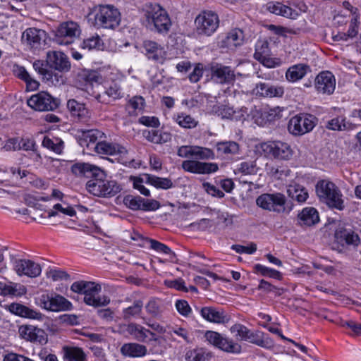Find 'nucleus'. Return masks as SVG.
Wrapping results in <instances>:
<instances>
[{
    "label": "nucleus",
    "instance_id": "680f3d73",
    "mask_svg": "<svg viewBox=\"0 0 361 361\" xmlns=\"http://www.w3.org/2000/svg\"><path fill=\"white\" fill-rule=\"evenodd\" d=\"M267 97H282L284 94V88L279 85H271L269 83Z\"/></svg>",
    "mask_w": 361,
    "mask_h": 361
},
{
    "label": "nucleus",
    "instance_id": "0e129e2a",
    "mask_svg": "<svg viewBox=\"0 0 361 361\" xmlns=\"http://www.w3.org/2000/svg\"><path fill=\"white\" fill-rule=\"evenodd\" d=\"M231 249L238 253L252 254L257 250V245L251 243L249 246L233 245Z\"/></svg>",
    "mask_w": 361,
    "mask_h": 361
},
{
    "label": "nucleus",
    "instance_id": "4be33fe9",
    "mask_svg": "<svg viewBox=\"0 0 361 361\" xmlns=\"http://www.w3.org/2000/svg\"><path fill=\"white\" fill-rule=\"evenodd\" d=\"M67 108L71 116L78 122L87 123L90 121L91 112L86 108L85 104L71 99L67 102Z\"/></svg>",
    "mask_w": 361,
    "mask_h": 361
},
{
    "label": "nucleus",
    "instance_id": "72a5a7b5",
    "mask_svg": "<svg viewBox=\"0 0 361 361\" xmlns=\"http://www.w3.org/2000/svg\"><path fill=\"white\" fill-rule=\"evenodd\" d=\"M244 40L243 32L240 29H234L229 32L224 39L221 42V47L233 49L240 46Z\"/></svg>",
    "mask_w": 361,
    "mask_h": 361
},
{
    "label": "nucleus",
    "instance_id": "dca6fc26",
    "mask_svg": "<svg viewBox=\"0 0 361 361\" xmlns=\"http://www.w3.org/2000/svg\"><path fill=\"white\" fill-rule=\"evenodd\" d=\"M141 47L142 52L149 60L159 63H164L166 52L161 44L153 40L146 39L143 41Z\"/></svg>",
    "mask_w": 361,
    "mask_h": 361
},
{
    "label": "nucleus",
    "instance_id": "69168bd1",
    "mask_svg": "<svg viewBox=\"0 0 361 361\" xmlns=\"http://www.w3.org/2000/svg\"><path fill=\"white\" fill-rule=\"evenodd\" d=\"M177 311L184 317H188L191 312V308L186 300H178L176 302Z\"/></svg>",
    "mask_w": 361,
    "mask_h": 361
},
{
    "label": "nucleus",
    "instance_id": "412c9836",
    "mask_svg": "<svg viewBox=\"0 0 361 361\" xmlns=\"http://www.w3.org/2000/svg\"><path fill=\"white\" fill-rule=\"evenodd\" d=\"M314 87L319 93L331 94L336 87V79L331 72L323 71L316 77Z\"/></svg>",
    "mask_w": 361,
    "mask_h": 361
},
{
    "label": "nucleus",
    "instance_id": "3c124183",
    "mask_svg": "<svg viewBox=\"0 0 361 361\" xmlns=\"http://www.w3.org/2000/svg\"><path fill=\"white\" fill-rule=\"evenodd\" d=\"M249 330L245 326L239 323L235 324L230 328L231 332L234 334L237 340L245 341L249 334Z\"/></svg>",
    "mask_w": 361,
    "mask_h": 361
},
{
    "label": "nucleus",
    "instance_id": "ddd939ff",
    "mask_svg": "<svg viewBox=\"0 0 361 361\" xmlns=\"http://www.w3.org/2000/svg\"><path fill=\"white\" fill-rule=\"evenodd\" d=\"M195 24L200 34L209 36L219 27L218 15L212 11H204L196 17Z\"/></svg>",
    "mask_w": 361,
    "mask_h": 361
},
{
    "label": "nucleus",
    "instance_id": "8fccbe9b",
    "mask_svg": "<svg viewBox=\"0 0 361 361\" xmlns=\"http://www.w3.org/2000/svg\"><path fill=\"white\" fill-rule=\"evenodd\" d=\"M47 62L46 63L41 60H37L33 63V68L36 72H37L42 78L47 80H49L51 77V72L47 68Z\"/></svg>",
    "mask_w": 361,
    "mask_h": 361
},
{
    "label": "nucleus",
    "instance_id": "e2e57ef3",
    "mask_svg": "<svg viewBox=\"0 0 361 361\" xmlns=\"http://www.w3.org/2000/svg\"><path fill=\"white\" fill-rule=\"evenodd\" d=\"M160 203L155 200L145 199L142 201L140 210L143 211H156L160 207Z\"/></svg>",
    "mask_w": 361,
    "mask_h": 361
},
{
    "label": "nucleus",
    "instance_id": "864d4df0",
    "mask_svg": "<svg viewBox=\"0 0 361 361\" xmlns=\"http://www.w3.org/2000/svg\"><path fill=\"white\" fill-rule=\"evenodd\" d=\"M143 197L140 196L126 195L123 198V204L132 210H140Z\"/></svg>",
    "mask_w": 361,
    "mask_h": 361
},
{
    "label": "nucleus",
    "instance_id": "9d476101",
    "mask_svg": "<svg viewBox=\"0 0 361 361\" xmlns=\"http://www.w3.org/2000/svg\"><path fill=\"white\" fill-rule=\"evenodd\" d=\"M286 198L280 192L264 193L256 199V204L258 207L264 210L277 213L285 211Z\"/></svg>",
    "mask_w": 361,
    "mask_h": 361
},
{
    "label": "nucleus",
    "instance_id": "f257e3e1",
    "mask_svg": "<svg viewBox=\"0 0 361 361\" xmlns=\"http://www.w3.org/2000/svg\"><path fill=\"white\" fill-rule=\"evenodd\" d=\"M177 155L188 158L182 162V169L188 173L198 175H209L216 172L219 166L216 163L203 162L200 160L214 159L215 154L212 149L200 146L183 145L178 147Z\"/></svg>",
    "mask_w": 361,
    "mask_h": 361
},
{
    "label": "nucleus",
    "instance_id": "4c0bfd02",
    "mask_svg": "<svg viewBox=\"0 0 361 361\" xmlns=\"http://www.w3.org/2000/svg\"><path fill=\"white\" fill-rule=\"evenodd\" d=\"M62 351L65 361H86V355L79 347L64 346Z\"/></svg>",
    "mask_w": 361,
    "mask_h": 361
},
{
    "label": "nucleus",
    "instance_id": "5fc2aeb1",
    "mask_svg": "<svg viewBox=\"0 0 361 361\" xmlns=\"http://www.w3.org/2000/svg\"><path fill=\"white\" fill-rule=\"evenodd\" d=\"M103 46V42L102 39L99 37V35L92 36L91 37H89L86 39H84L82 48L88 50L91 49H99Z\"/></svg>",
    "mask_w": 361,
    "mask_h": 361
},
{
    "label": "nucleus",
    "instance_id": "393cba45",
    "mask_svg": "<svg viewBox=\"0 0 361 361\" xmlns=\"http://www.w3.org/2000/svg\"><path fill=\"white\" fill-rule=\"evenodd\" d=\"M125 301L133 303L122 310V317L123 319L130 320L133 318L140 317L143 308L142 300L140 298H135L133 295H131L130 297H127L125 299Z\"/></svg>",
    "mask_w": 361,
    "mask_h": 361
},
{
    "label": "nucleus",
    "instance_id": "9b49d317",
    "mask_svg": "<svg viewBox=\"0 0 361 361\" xmlns=\"http://www.w3.org/2000/svg\"><path fill=\"white\" fill-rule=\"evenodd\" d=\"M205 338L209 343L224 352L235 354L241 352V345L239 343L218 332L207 331Z\"/></svg>",
    "mask_w": 361,
    "mask_h": 361
},
{
    "label": "nucleus",
    "instance_id": "b1692460",
    "mask_svg": "<svg viewBox=\"0 0 361 361\" xmlns=\"http://www.w3.org/2000/svg\"><path fill=\"white\" fill-rule=\"evenodd\" d=\"M335 238L337 242L343 245L357 247L360 243L358 235L351 229L344 227H338L335 232Z\"/></svg>",
    "mask_w": 361,
    "mask_h": 361
},
{
    "label": "nucleus",
    "instance_id": "7ed1b4c3",
    "mask_svg": "<svg viewBox=\"0 0 361 361\" xmlns=\"http://www.w3.org/2000/svg\"><path fill=\"white\" fill-rule=\"evenodd\" d=\"M145 26L150 31L166 35L170 31L172 22L168 12L157 4H147L144 8Z\"/></svg>",
    "mask_w": 361,
    "mask_h": 361
},
{
    "label": "nucleus",
    "instance_id": "338daca9",
    "mask_svg": "<svg viewBox=\"0 0 361 361\" xmlns=\"http://www.w3.org/2000/svg\"><path fill=\"white\" fill-rule=\"evenodd\" d=\"M216 112L222 118L232 119L234 115V110L233 108L226 106H218Z\"/></svg>",
    "mask_w": 361,
    "mask_h": 361
},
{
    "label": "nucleus",
    "instance_id": "6e6d98bb",
    "mask_svg": "<svg viewBox=\"0 0 361 361\" xmlns=\"http://www.w3.org/2000/svg\"><path fill=\"white\" fill-rule=\"evenodd\" d=\"M255 270L264 276H269L276 279H281V274L279 271L268 268L259 264H255Z\"/></svg>",
    "mask_w": 361,
    "mask_h": 361
},
{
    "label": "nucleus",
    "instance_id": "5701e85b",
    "mask_svg": "<svg viewBox=\"0 0 361 361\" xmlns=\"http://www.w3.org/2000/svg\"><path fill=\"white\" fill-rule=\"evenodd\" d=\"M47 62L51 68L61 72H67L71 68L68 56L61 51H49L47 53Z\"/></svg>",
    "mask_w": 361,
    "mask_h": 361
},
{
    "label": "nucleus",
    "instance_id": "bf43d9fd",
    "mask_svg": "<svg viewBox=\"0 0 361 361\" xmlns=\"http://www.w3.org/2000/svg\"><path fill=\"white\" fill-rule=\"evenodd\" d=\"M258 289L266 292H273L276 296H280L283 293V288H277L264 279L260 281Z\"/></svg>",
    "mask_w": 361,
    "mask_h": 361
},
{
    "label": "nucleus",
    "instance_id": "f03ea898",
    "mask_svg": "<svg viewBox=\"0 0 361 361\" xmlns=\"http://www.w3.org/2000/svg\"><path fill=\"white\" fill-rule=\"evenodd\" d=\"M71 172L78 177L90 178L86 183L87 191L94 196L102 197L106 174L101 168L85 162H78L71 166Z\"/></svg>",
    "mask_w": 361,
    "mask_h": 361
},
{
    "label": "nucleus",
    "instance_id": "e433bc0d",
    "mask_svg": "<svg viewBox=\"0 0 361 361\" xmlns=\"http://www.w3.org/2000/svg\"><path fill=\"white\" fill-rule=\"evenodd\" d=\"M300 225L311 226L319 221V214L314 207L304 208L298 214Z\"/></svg>",
    "mask_w": 361,
    "mask_h": 361
},
{
    "label": "nucleus",
    "instance_id": "6ab92c4d",
    "mask_svg": "<svg viewBox=\"0 0 361 361\" xmlns=\"http://www.w3.org/2000/svg\"><path fill=\"white\" fill-rule=\"evenodd\" d=\"M212 78L220 84H229L234 81V71L229 66L214 63L210 67Z\"/></svg>",
    "mask_w": 361,
    "mask_h": 361
},
{
    "label": "nucleus",
    "instance_id": "a211bd4d",
    "mask_svg": "<svg viewBox=\"0 0 361 361\" xmlns=\"http://www.w3.org/2000/svg\"><path fill=\"white\" fill-rule=\"evenodd\" d=\"M20 337L27 341L46 344L48 341L47 333L42 329L32 325L20 326L18 330Z\"/></svg>",
    "mask_w": 361,
    "mask_h": 361
},
{
    "label": "nucleus",
    "instance_id": "de8ad7c7",
    "mask_svg": "<svg viewBox=\"0 0 361 361\" xmlns=\"http://www.w3.org/2000/svg\"><path fill=\"white\" fill-rule=\"evenodd\" d=\"M145 99L141 96H134L129 99L127 109H128L129 114L132 115L135 114L137 110H142L145 106Z\"/></svg>",
    "mask_w": 361,
    "mask_h": 361
},
{
    "label": "nucleus",
    "instance_id": "052dcab7",
    "mask_svg": "<svg viewBox=\"0 0 361 361\" xmlns=\"http://www.w3.org/2000/svg\"><path fill=\"white\" fill-rule=\"evenodd\" d=\"M171 336L173 334L177 335L178 336L182 338L183 341L187 343H192V339L190 336V334L188 331L182 327H173L169 333Z\"/></svg>",
    "mask_w": 361,
    "mask_h": 361
},
{
    "label": "nucleus",
    "instance_id": "bb28decb",
    "mask_svg": "<svg viewBox=\"0 0 361 361\" xmlns=\"http://www.w3.org/2000/svg\"><path fill=\"white\" fill-rule=\"evenodd\" d=\"M264 8L271 13L286 18H295L298 16V13L295 10L278 1L268 2Z\"/></svg>",
    "mask_w": 361,
    "mask_h": 361
},
{
    "label": "nucleus",
    "instance_id": "2eb2a0df",
    "mask_svg": "<svg viewBox=\"0 0 361 361\" xmlns=\"http://www.w3.org/2000/svg\"><path fill=\"white\" fill-rule=\"evenodd\" d=\"M79 25L73 21H67L59 25L56 30L55 40L59 44L68 45L72 43L73 39L79 36Z\"/></svg>",
    "mask_w": 361,
    "mask_h": 361
},
{
    "label": "nucleus",
    "instance_id": "473e14b6",
    "mask_svg": "<svg viewBox=\"0 0 361 361\" xmlns=\"http://www.w3.org/2000/svg\"><path fill=\"white\" fill-rule=\"evenodd\" d=\"M27 293L25 286L13 282H0V295L4 296H22Z\"/></svg>",
    "mask_w": 361,
    "mask_h": 361
},
{
    "label": "nucleus",
    "instance_id": "39448f33",
    "mask_svg": "<svg viewBox=\"0 0 361 361\" xmlns=\"http://www.w3.org/2000/svg\"><path fill=\"white\" fill-rule=\"evenodd\" d=\"M316 193L319 200L329 207L341 211L344 209L343 195L339 188L331 181L322 180L315 186Z\"/></svg>",
    "mask_w": 361,
    "mask_h": 361
},
{
    "label": "nucleus",
    "instance_id": "6e6552de",
    "mask_svg": "<svg viewBox=\"0 0 361 361\" xmlns=\"http://www.w3.org/2000/svg\"><path fill=\"white\" fill-rule=\"evenodd\" d=\"M259 149L265 157L276 159L288 160L293 156L290 146L288 143L281 141L263 142L260 145Z\"/></svg>",
    "mask_w": 361,
    "mask_h": 361
},
{
    "label": "nucleus",
    "instance_id": "1a4fd4ad",
    "mask_svg": "<svg viewBox=\"0 0 361 361\" xmlns=\"http://www.w3.org/2000/svg\"><path fill=\"white\" fill-rule=\"evenodd\" d=\"M41 307L52 312L68 311L72 310V303L66 298L56 293H43L38 298Z\"/></svg>",
    "mask_w": 361,
    "mask_h": 361
},
{
    "label": "nucleus",
    "instance_id": "774afa93",
    "mask_svg": "<svg viewBox=\"0 0 361 361\" xmlns=\"http://www.w3.org/2000/svg\"><path fill=\"white\" fill-rule=\"evenodd\" d=\"M202 186H203V188L205 190V191L208 194H209L214 197H217L221 198L224 196V192L220 190L218 188H216L214 185L210 184L209 183H207V182L204 183L202 184Z\"/></svg>",
    "mask_w": 361,
    "mask_h": 361
},
{
    "label": "nucleus",
    "instance_id": "f8f14e48",
    "mask_svg": "<svg viewBox=\"0 0 361 361\" xmlns=\"http://www.w3.org/2000/svg\"><path fill=\"white\" fill-rule=\"evenodd\" d=\"M92 148L99 154L118 156L116 159L122 164H126L129 162L127 157V149L117 143L108 142L103 139L102 142H97Z\"/></svg>",
    "mask_w": 361,
    "mask_h": 361
},
{
    "label": "nucleus",
    "instance_id": "a878e982",
    "mask_svg": "<svg viewBox=\"0 0 361 361\" xmlns=\"http://www.w3.org/2000/svg\"><path fill=\"white\" fill-rule=\"evenodd\" d=\"M126 331L135 340L139 342H147L148 335L154 336V333L142 325L131 322L125 326Z\"/></svg>",
    "mask_w": 361,
    "mask_h": 361
},
{
    "label": "nucleus",
    "instance_id": "a19ab883",
    "mask_svg": "<svg viewBox=\"0 0 361 361\" xmlns=\"http://www.w3.org/2000/svg\"><path fill=\"white\" fill-rule=\"evenodd\" d=\"M216 149L221 155H235L238 154L240 146L234 141L218 142L216 144Z\"/></svg>",
    "mask_w": 361,
    "mask_h": 361
},
{
    "label": "nucleus",
    "instance_id": "a18cd8bd",
    "mask_svg": "<svg viewBox=\"0 0 361 361\" xmlns=\"http://www.w3.org/2000/svg\"><path fill=\"white\" fill-rule=\"evenodd\" d=\"M94 80H97L96 73L85 69L80 71L76 77V81L80 88H82L83 86H85L87 83Z\"/></svg>",
    "mask_w": 361,
    "mask_h": 361
},
{
    "label": "nucleus",
    "instance_id": "c03bdc74",
    "mask_svg": "<svg viewBox=\"0 0 361 361\" xmlns=\"http://www.w3.org/2000/svg\"><path fill=\"white\" fill-rule=\"evenodd\" d=\"M102 197H110L116 195L121 190V185L115 180H109L105 178Z\"/></svg>",
    "mask_w": 361,
    "mask_h": 361
},
{
    "label": "nucleus",
    "instance_id": "20e7f679",
    "mask_svg": "<svg viewBox=\"0 0 361 361\" xmlns=\"http://www.w3.org/2000/svg\"><path fill=\"white\" fill-rule=\"evenodd\" d=\"M71 290L73 292L83 294L84 302L93 307L105 306L110 302V299L106 296H99L102 290L99 284L93 281H78L74 282Z\"/></svg>",
    "mask_w": 361,
    "mask_h": 361
},
{
    "label": "nucleus",
    "instance_id": "603ef678",
    "mask_svg": "<svg viewBox=\"0 0 361 361\" xmlns=\"http://www.w3.org/2000/svg\"><path fill=\"white\" fill-rule=\"evenodd\" d=\"M236 170L244 175H252L257 173V168L255 161H246L241 162Z\"/></svg>",
    "mask_w": 361,
    "mask_h": 361
},
{
    "label": "nucleus",
    "instance_id": "f3484780",
    "mask_svg": "<svg viewBox=\"0 0 361 361\" xmlns=\"http://www.w3.org/2000/svg\"><path fill=\"white\" fill-rule=\"evenodd\" d=\"M13 266L18 276L35 278L39 276L42 271L41 266L30 259H14Z\"/></svg>",
    "mask_w": 361,
    "mask_h": 361
},
{
    "label": "nucleus",
    "instance_id": "58836bf2",
    "mask_svg": "<svg viewBox=\"0 0 361 361\" xmlns=\"http://www.w3.org/2000/svg\"><path fill=\"white\" fill-rule=\"evenodd\" d=\"M308 66L299 63L290 67L286 73V78L289 82H296L302 79L307 73Z\"/></svg>",
    "mask_w": 361,
    "mask_h": 361
},
{
    "label": "nucleus",
    "instance_id": "49530a36",
    "mask_svg": "<svg viewBox=\"0 0 361 361\" xmlns=\"http://www.w3.org/2000/svg\"><path fill=\"white\" fill-rule=\"evenodd\" d=\"M147 312L152 317H159L161 312V301L159 299L152 298L145 305Z\"/></svg>",
    "mask_w": 361,
    "mask_h": 361
},
{
    "label": "nucleus",
    "instance_id": "4468645a",
    "mask_svg": "<svg viewBox=\"0 0 361 361\" xmlns=\"http://www.w3.org/2000/svg\"><path fill=\"white\" fill-rule=\"evenodd\" d=\"M32 109L39 111H54L59 106V102L46 92H40L30 97L27 102Z\"/></svg>",
    "mask_w": 361,
    "mask_h": 361
},
{
    "label": "nucleus",
    "instance_id": "cd10ccee",
    "mask_svg": "<svg viewBox=\"0 0 361 361\" xmlns=\"http://www.w3.org/2000/svg\"><path fill=\"white\" fill-rule=\"evenodd\" d=\"M201 316L207 321L213 323L223 324L228 319L224 312L214 307H204L200 310Z\"/></svg>",
    "mask_w": 361,
    "mask_h": 361
},
{
    "label": "nucleus",
    "instance_id": "37998d69",
    "mask_svg": "<svg viewBox=\"0 0 361 361\" xmlns=\"http://www.w3.org/2000/svg\"><path fill=\"white\" fill-rule=\"evenodd\" d=\"M147 181L157 188L167 190L173 187V183L168 178H160L155 176L147 175Z\"/></svg>",
    "mask_w": 361,
    "mask_h": 361
},
{
    "label": "nucleus",
    "instance_id": "09e8293b",
    "mask_svg": "<svg viewBox=\"0 0 361 361\" xmlns=\"http://www.w3.org/2000/svg\"><path fill=\"white\" fill-rule=\"evenodd\" d=\"M176 121L180 126L185 128H195L198 124V121H196L194 118L183 113L177 115Z\"/></svg>",
    "mask_w": 361,
    "mask_h": 361
},
{
    "label": "nucleus",
    "instance_id": "7c9ffc66",
    "mask_svg": "<svg viewBox=\"0 0 361 361\" xmlns=\"http://www.w3.org/2000/svg\"><path fill=\"white\" fill-rule=\"evenodd\" d=\"M357 126L346 120L343 116H339L334 118L326 124V128L334 131H349L356 128Z\"/></svg>",
    "mask_w": 361,
    "mask_h": 361
},
{
    "label": "nucleus",
    "instance_id": "423d86ee",
    "mask_svg": "<svg viewBox=\"0 0 361 361\" xmlns=\"http://www.w3.org/2000/svg\"><path fill=\"white\" fill-rule=\"evenodd\" d=\"M92 25L97 29H114L121 22V13L117 8L111 5L99 6L93 12Z\"/></svg>",
    "mask_w": 361,
    "mask_h": 361
},
{
    "label": "nucleus",
    "instance_id": "2f4dec72",
    "mask_svg": "<svg viewBox=\"0 0 361 361\" xmlns=\"http://www.w3.org/2000/svg\"><path fill=\"white\" fill-rule=\"evenodd\" d=\"M245 341L265 348H271L274 345L273 340L260 331H251L249 330Z\"/></svg>",
    "mask_w": 361,
    "mask_h": 361
},
{
    "label": "nucleus",
    "instance_id": "0eeeda50",
    "mask_svg": "<svg viewBox=\"0 0 361 361\" xmlns=\"http://www.w3.org/2000/svg\"><path fill=\"white\" fill-rule=\"evenodd\" d=\"M317 123V118L314 115L300 114L290 119L288 130L293 135H302L312 131Z\"/></svg>",
    "mask_w": 361,
    "mask_h": 361
},
{
    "label": "nucleus",
    "instance_id": "c85d7f7f",
    "mask_svg": "<svg viewBox=\"0 0 361 361\" xmlns=\"http://www.w3.org/2000/svg\"><path fill=\"white\" fill-rule=\"evenodd\" d=\"M8 310L13 314L29 319L42 320L44 317L39 312L18 303H11L8 307Z\"/></svg>",
    "mask_w": 361,
    "mask_h": 361
},
{
    "label": "nucleus",
    "instance_id": "c756f323",
    "mask_svg": "<svg viewBox=\"0 0 361 361\" xmlns=\"http://www.w3.org/2000/svg\"><path fill=\"white\" fill-rule=\"evenodd\" d=\"M81 133L80 144L86 145L87 147H90V145L94 147L105 138V134L98 129L82 130Z\"/></svg>",
    "mask_w": 361,
    "mask_h": 361
},
{
    "label": "nucleus",
    "instance_id": "79ce46f5",
    "mask_svg": "<svg viewBox=\"0 0 361 361\" xmlns=\"http://www.w3.org/2000/svg\"><path fill=\"white\" fill-rule=\"evenodd\" d=\"M42 146L51 149L56 154H61L63 149V142L59 137L45 136L42 140Z\"/></svg>",
    "mask_w": 361,
    "mask_h": 361
},
{
    "label": "nucleus",
    "instance_id": "13d9d810",
    "mask_svg": "<svg viewBox=\"0 0 361 361\" xmlns=\"http://www.w3.org/2000/svg\"><path fill=\"white\" fill-rule=\"evenodd\" d=\"M145 240L149 243L152 249L164 254H171L175 256V253L173 252L167 245L153 239H145Z\"/></svg>",
    "mask_w": 361,
    "mask_h": 361
},
{
    "label": "nucleus",
    "instance_id": "c9c22d12",
    "mask_svg": "<svg viewBox=\"0 0 361 361\" xmlns=\"http://www.w3.org/2000/svg\"><path fill=\"white\" fill-rule=\"evenodd\" d=\"M147 351L145 345L137 343H125L121 348V352L124 356L132 357L144 356Z\"/></svg>",
    "mask_w": 361,
    "mask_h": 361
},
{
    "label": "nucleus",
    "instance_id": "aec40b11",
    "mask_svg": "<svg viewBox=\"0 0 361 361\" xmlns=\"http://www.w3.org/2000/svg\"><path fill=\"white\" fill-rule=\"evenodd\" d=\"M46 32L40 29L30 27L22 34L21 42L30 49H39L42 42H44Z\"/></svg>",
    "mask_w": 361,
    "mask_h": 361
},
{
    "label": "nucleus",
    "instance_id": "ea45409f",
    "mask_svg": "<svg viewBox=\"0 0 361 361\" xmlns=\"http://www.w3.org/2000/svg\"><path fill=\"white\" fill-rule=\"evenodd\" d=\"M287 193L290 197L297 200L298 202H304L308 197V193L306 189L295 183L288 185Z\"/></svg>",
    "mask_w": 361,
    "mask_h": 361
},
{
    "label": "nucleus",
    "instance_id": "4d7b16f0",
    "mask_svg": "<svg viewBox=\"0 0 361 361\" xmlns=\"http://www.w3.org/2000/svg\"><path fill=\"white\" fill-rule=\"evenodd\" d=\"M104 94L112 98L114 100L120 99L123 97V93L120 86L115 82L110 84L109 86L106 88Z\"/></svg>",
    "mask_w": 361,
    "mask_h": 361
},
{
    "label": "nucleus",
    "instance_id": "f704fd0d",
    "mask_svg": "<svg viewBox=\"0 0 361 361\" xmlns=\"http://www.w3.org/2000/svg\"><path fill=\"white\" fill-rule=\"evenodd\" d=\"M212 353L204 348L188 349L185 354V361H210Z\"/></svg>",
    "mask_w": 361,
    "mask_h": 361
}]
</instances>
